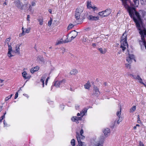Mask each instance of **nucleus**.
Wrapping results in <instances>:
<instances>
[{
    "label": "nucleus",
    "mask_w": 146,
    "mask_h": 146,
    "mask_svg": "<svg viewBox=\"0 0 146 146\" xmlns=\"http://www.w3.org/2000/svg\"><path fill=\"white\" fill-rule=\"evenodd\" d=\"M122 2V5L125 9H127L130 17L133 18L134 22L135 23L137 27H140V23L141 21V15L140 13L136 11L135 8L131 7L129 6V3L130 6H133V5L130 0H121Z\"/></svg>",
    "instance_id": "f257e3e1"
},
{
    "label": "nucleus",
    "mask_w": 146,
    "mask_h": 146,
    "mask_svg": "<svg viewBox=\"0 0 146 146\" xmlns=\"http://www.w3.org/2000/svg\"><path fill=\"white\" fill-rule=\"evenodd\" d=\"M83 11V7L80 8H77L76 11V13L75 15V18L77 20L81 19L80 18L81 15Z\"/></svg>",
    "instance_id": "f03ea898"
},
{
    "label": "nucleus",
    "mask_w": 146,
    "mask_h": 146,
    "mask_svg": "<svg viewBox=\"0 0 146 146\" xmlns=\"http://www.w3.org/2000/svg\"><path fill=\"white\" fill-rule=\"evenodd\" d=\"M139 30L140 31L139 33L141 35V38L142 40H139V42L140 45L142 47L143 44L144 45V42H146L145 38V36H144L143 34V30H141L140 29H139Z\"/></svg>",
    "instance_id": "7ed1b4c3"
},
{
    "label": "nucleus",
    "mask_w": 146,
    "mask_h": 146,
    "mask_svg": "<svg viewBox=\"0 0 146 146\" xmlns=\"http://www.w3.org/2000/svg\"><path fill=\"white\" fill-rule=\"evenodd\" d=\"M16 6L19 9H20L21 10H23V7L25 6L26 7L27 5H23L22 3L19 1H17L15 2Z\"/></svg>",
    "instance_id": "20e7f679"
},
{
    "label": "nucleus",
    "mask_w": 146,
    "mask_h": 146,
    "mask_svg": "<svg viewBox=\"0 0 146 146\" xmlns=\"http://www.w3.org/2000/svg\"><path fill=\"white\" fill-rule=\"evenodd\" d=\"M93 93L94 95L97 97L100 94L98 88L96 86H94Z\"/></svg>",
    "instance_id": "39448f33"
},
{
    "label": "nucleus",
    "mask_w": 146,
    "mask_h": 146,
    "mask_svg": "<svg viewBox=\"0 0 146 146\" xmlns=\"http://www.w3.org/2000/svg\"><path fill=\"white\" fill-rule=\"evenodd\" d=\"M73 33L74 34H75V36H72L71 37V39H68V35H67V37L66 39V40L64 42V43L65 42H70L71 41L74 39L76 36L77 35L78 33L76 32L74 30L73 31Z\"/></svg>",
    "instance_id": "423d86ee"
},
{
    "label": "nucleus",
    "mask_w": 146,
    "mask_h": 146,
    "mask_svg": "<svg viewBox=\"0 0 146 146\" xmlns=\"http://www.w3.org/2000/svg\"><path fill=\"white\" fill-rule=\"evenodd\" d=\"M21 45V44L16 45L15 47V50L13 51V52H14L15 53L17 54L18 55L19 54H20V47Z\"/></svg>",
    "instance_id": "0eeeda50"
},
{
    "label": "nucleus",
    "mask_w": 146,
    "mask_h": 146,
    "mask_svg": "<svg viewBox=\"0 0 146 146\" xmlns=\"http://www.w3.org/2000/svg\"><path fill=\"white\" fill-rule=\"evenodd\" d=\"M64 80L58 81H56L54 83V86L56 88H59L60 87V84L62 82H64Z\"/></svg>",
    "instance_id": "6e6552de"
},
{
    "label": "nucleus",
    "mask_w": 146,
    "mask_h": 146,
    "mask_svg": "<svg viewBox=\"0 0 146 146\" xmlns=\"http://www.w3.org/2000/svg\"><path fill=\"white\" fill-rule=\"evenodd\" d=\"M104 16L107 17L111 13V9H107L104 11Z\"/></svg>",
    "instance_id": "1a4fd4ad"
},
{
    "label": "nucleus",
    "mask_w": 146,
    "mask_h": 146,
    "mask_svg": "<svg viewBox=\"0 0 146 146\" xmlns=\"http://www.w3.org/2000/svg\"><path fill=\"white\" fill-rule=\"evenodd\" d=\"M131 76H132L133 77V78H134L135 79H137L139 81V82L140 83H141L142 84H144V83H143L142 82V79L140 78V76L138 75L137 76H133V75L130 74Z\"/></svg>",
    "instance_id": "9d476101"
},
{
    "label": "nucleus",
    "mask_w": 146,
    "mask_h": 146,
    "mask_svg": "<svg viewBox=\"0 0 146 146\" xmlns=\"http://www.w3.org/2000/svg\"><path fill=\"white\" fill-rule=\"evenodd\" d=\"M99 17L98 16L95 17L92 15H89L88 17V19L92 21H97L99 19Z\"/></svg>",
    "instance_id": "9b49d317"
},
{
    "label": "nucleus",
    "mask_w": 146,
    "mask_h": 146,
    "mask_svg": "<svg viewBox=\"0 0 146 146\" xmlns=\"http://www.w3.org/2000/svg\"><path fill=\"white\" fill-rule=\"evenodd\" d=\"M23 76L25 79H29L30 78V76L25 72H23L22 73Z\"/></svg>",
    "instance_id": "f8f14e48"
},
{
    "label": "nucleus",
    "mask_w": 146,
    "mask_h": 146,
    "mask_svg": "<svg viewBox=\"0 0 146 146\" xmlns=\"http://www.w3.org/2000/svg\"><path fill=\"white\" fill-rule=\"evenodd\" d=\"M39 67L38 66H36L34 67L33 68H32L31 69L30 71L31 73H33L39 70Z\"/></svg>",
    "instance_id": "ddd939ff"
},
{
    "label": "nucleus",
    "mask_w": 146,
    "mask_h": 146,
    "mask_svg": "<svg viewBox=\"0 0 146 146\" xmlns=\"http://www.w3.org/2000/svg\"><path fill=\"white\" fill-rule=\"evenodd\" d=\"M47 74H45L44 76H43L41 80H40V81L42 83V85H43V87L44 86V81L45 80V79L47 76Z\"/></svg>",
    "instance_id": "4468645a"
},
{
    "label": "nucleus",
    "mask_w": 146,
    "mask_h": 146,
    "mask_svg": "<svg viewBox=\"0 0 146 146\" xmlns=\"http://www.w3.org/2000/svg\"><path fill=\"white\" fill-rule=\"evenodd\" d=\"M110 129L108 128L105 129L103 131V133H104L105 135L107 136H108V134L110 133Z\"/></svg>",
    "instance_id": "2eb2a0df"
},
{
    "label": "nucleus",
    "mask_w": 146,
    "mask_h": 146,
    "mask_svg": "<svg viewBox=\"0 0 146 146\" xmlns=\"http://www.w3.org/2000/svg\"><path fill=\"white\" fill-rule=\"evenodd\" d=\"M84 88L86 89H89L91 86V85L89 81H88L87 83L84 85Z\"/></svg>",
    "instance_id": "dca6fc26"
},
{
    "label": "nucleus",
    "mask_w": 146,
    "mask_h": 146,
    "mask_svg": "<svg viewBox=\"0 0 146 146\" xmlns=\"http://www.w3.org/2000/svg\"><path fill=\"white\" fill-rule=\"evenodd\" d=\"M134 2L133 6L135 7H137L139 5V0H133Z\"/></svg>",
    "instance_id": "f3484780"
},
{
    "label": "nucleus",
    "mask_w": 146,
    "mask_h": 146,
    "mask_svg": "<svg viewBox=\"0 0 146 146\" xmlns=\"http://www.w3.org/2000/svg\"><path fill=\"white\" fill-rule=\"evenodd\" d=\"M87 109L86 108H84L83 110L82 111L80 112V114L82 115V117L84 114L87 112Z\"/></svg>",
    "instance_id": "a211bd4d"
},
{
    "label": "nucleus",
    "mask_w": 146,
    "mask_h": 146,
    "mask_svg": "<svg viewBox=\"0 0 146 146\" xmlns=\"http://www.w3.org/2000/svg\"><path fill=\"white\" fill-rule=\"evenodd\" d=\"M78 73V71L76 69H73L70 72V73L71 75H75Z\"/></svg>",
    "instance_id": "6ab92c4d"
},
{
    "label": "nucleus",
    "mask_w": 146,
    "mask_h": 146,
    "mask_svg": "<svg viewBox=\"0 0 146 146\" xmlns=\"http://www.w3.org/2000/svg\"><path fill=\"white\" fill-rule=\"evenodd\" d=\"M37 59L43 63L44 62V59L41 56H38L37 58Z\"/></svg>",
    "instance_id": "aec40b11"
},
{
    "label": "nucleus",
    "mask_w": 146,
    "mask_h": 146,
    "mask_svg": "<svg viewBox=\"0 0 146 146\" xmlns=\"http://www.w3.org/2000/svg\"><path fill=\"white\" fill-rule=\"evenodd\" d=\"M87 6L88 8L90 9L92 7L91 2L90 1H87Z\"/></svg>",
    "instance_id": "412c9836"
},
{
    "label": "nucleus",
    "mask_w": 146,
    "mask_h": 146,
    "mask_svg": "<svg viewBox=\"0 0 146 146\" xmlns=\"http://www.w3.org/2000/svg\"><path fill=\"white\" fill-rule=\"evenodd\" d=\"M98 50L100 51V52L102 54L105 53L106 52V50L105 49L103 50L102 48H99Z\"/></svg>",
    "instance_id": "4be33fe9"
},
{
    "label": "nucleus",
    "mask_w": 146,
    "mask_h": 146,
    "mask_svg": "<svg viewBox=\"0 0 146 146\" xmlns=\"http://www.w3.org/2000/svg\"><path fill=\"white\" fill-rule=\"evenodd\" d=\"M76 137L77 139V141L78 143H79V142L80 141V135L79 133L78 132H76Z\"/></svg>",
    "instance_id": "5701e85b"
},
{
    "label": "nucleus",
    "mask_w": 146,
    "mask_h": 146,
    "mask_svg": "<svg viewBox=\"0 0 146 146\" xmlns=\"http://www.w3.org/2000/svg\"><path fill=\"white\" fill-rule=\"evenodd\" d=\"M38 21L39 22V24L40 25H41L43 24V20L42 18H39L37 19Z\"/></svg>",
    "instance_id": "b1692460"
},
{
    "label": "nucleus",
    "mask_w": 146,
    "mask_h": 146,
    "mask_svg": "<svg viewBox=\"0 0 146 146\" xmlns=\"http://www.w3.org/2000/svg\"><path fill=\"white\" fill-rule=\"evenodd\" d=\"M120 111H117L116 113L117 115L118 116V118L119 119L120 118V115H121V106H120Z\"/></svg>",
    "instance_id": "393cba45"
},
{
    "label": "nucleus",
    "mask_w": 146,
    "mask_h": 146,
    "mask_svg": "<svg viewBox=\"0 0 146 146\" xmlns=\"http://www.w3.org/2000/svg\"><path fill=\"white\" fill-rule=\"evenodd\" d=\"M11 51H12L8 50V52L7 53L8 56L9 57H11L14 56L11 54Z\"/></svg>",
    "instance_id": "a878e982"
},
{
    "label": "nucleus",
    "mask_w": 146,
    "mask_h": 146,
    "mask_svg": "<svg viewBox=\"0 0 146 146\" xmlns=\"http://www.w3.org/2000/svg\"><path fill=\"white\" fill-rule=\"evenodd\" d=\"M136 109V106H133L130 109V112H131L134 111Z\"/></svg>",
    "instance_id": "bb28decb"
},
{
    "label": "nucleus",
    "mask_w": 146,
    "mask_h": 146,
    "mask_svg": "<svg viewBox=\"0 0 146 146\" xmlns=\"http://www.w3.org/2000/svg\"><path fill=\"white\" fill-rule=\"evenodd\" d=\"M126 60L129 64H131L132 61V60L128 56L127 57Z\"/></svg>",
    "instance_id": "cd10ccee"
},
{
    "label": "nucleus",
    "mask_w": 146,
    "mask_h": 146,
    "mask_svg": "<svg viewBox=\"0 0 146 146\" xmlns=\"http://www.w3.org/2000/svg\"><path fill=\"white\" fill-rule=\"evenodd\" d=\"M74 26V25L72 24H70L68 27L67 29L68 30H69L71 29L72 27Z\"/></svg>",
    "instance_id": "c85d7f7f"
},
{
    "label": "nucleus",
    "mask_w": 146,
    "mask_h": 146,
    "mask_svg": "<svg viewBox=\"0 0 146 146\" xmlns=\"http://www.w3.org/2000/svg\"><path fill=\"white\" fill-rule=\"evenodd\" d=\"M98 14L102 17H105V16H104V13L103 11L99 12L98 13Z\"/></svg>",
    "instance_id": "c756f323"
},
{
    "label": "nucleus",
    "mask_w": 146,
    "mask_h": 146,
    "mask_svg": "<svg viewBox=\"0 0 146 146\" xmlns=\"http://www.w3.org/2000/svg\"><path fill=\"white\" fill-rule=\"evenodd\" d=\"M13 95V94H11L10 96H8L6 97L5 99V101H6L8 100L11 98Z\"/></svg>",
    "instance_id": "7c9ffc66"
},
{
    "label": "nucleus",
    "mask_w": 146,
    "mask_h": 146,
    "mask_svg": "<svg viewBox=\"0 0 146 146\" xmlns=\"http://www.w3.org/2000/svg\"><path fill=\"white\" fill-rule=\"evenodd\" d=\"M140 1L142 5H145L146 3V0H140Z\"/></svg>",
    "instance_id": "2f4dec72"
},
{
    "label": "nucleus",
    "mask_w": 146,
    "mask_h": 146,
    "mask_svg": "<svg viewBox=\"0 0 146 146\" xmlns=\"http://www.w3.org/2000/svg\"><path fill=\"white\" fill-rule=\"evenodd\" d=\"M105 137L104 136H101L100 137V141L101 142V143H103L104 141Z\"/></svg>",
    "instance_id": "473e14b6"
},
{
    "label": "nucleus",
    "mask_w": 146,
    "mask_h": 146,
    "mask_svg": "<svg viewBox=\"0 0 146 146\" xmlns=\"http://www.w3.org/2000/svg\"><path fill=\"white\" fill-rule=\"evenodd\" d=\"M84 143L80 141L79 142V143H78V144L79 146H86L85 145H84Z\"/></svg>",
    "instance_id": "72a5a7b5"
},
{
    "label": "nucleus",
    "mask_w": 146,
    "mask_h": 146,
    "mask_svg": "<svg viewBox=\"0 0 146 146\" xmlns=\"http://www.w3.org/2000/svg\"><path fill=\"white\" fill-rule=\"evenodd\" d=\"M122 44H123L122 45L124 46H126L128 45V44L127 42V40L123 41Z\"/></svg>",
    "instance_id": "f704fd0d"
},
{
    "label": "nucleus",
    "mask_w": 146,
    "mask_h": 146,
    "mask_svg": "<svg viewBox=\"0 0 146 146\" xmlns=\"http://www.w3.org/2000/svg\"><path fill=\"white\" fill-rule=\"evenodd\" d=\"M120 39H121V41H120L121 42V43H122V42H123V41L127 40V38H123L121 37V38H120Z\"/></svg>",
    "instance_id": "c9c22d12"
},
{
    "label": "nucleus",
    "mask_w": 146,
    "mask_h": 146,
    "mask_svg": "<svg viewBox=\"0 0 146 146\" xmlns=\"http://www.w3.org/2000/svg\"><path fill=\"white\" fill-rule=\"evenodd\" d=\"M129 58H130L132 60L134 59V56L133 54H129Z\"/></svg>",
    "instance_id": "e433bc0d"
},
{
    "label": "nucleus",
    "mask_w": 146,
    "mask_h": 146,
    "mask_svg": "<svg viewBox=\"0 0 146 146\" xmlns=\"http://www.w3.org/2000/svg\"><path fill=\"white\" fill-rule=\"evenodd\" d=\"M71 143L72 145H75V141L74 139H73L71 140Z\"/></svg>",
    "instance_id": "4c0bfd02"
},
{
    "label": "nucleus",
    "mask_w": 146,
    "mask_h": 146,
    "mask_svg": "<svg viewBox=\"0 0 146 146\" xmlns=\"http://www.w3.org/2000/svg\"><path fill=\"white\" fill-rule=\"evenodd\" d=\"M77 117L75 116V117H73L71 118V120H72L74 122H75V121H76V120L77 119Z\"/></svg>",
    "instance_id": "58836bf2"
},
{
    "label": "nucleus",
    "mask_w": 146,
    "mask_h": 146,
    "mask_svg": "<svg viewBox=\"0 0 146 146\" xmlns=\"http://www.w3.org/2000/svg\"><path fill=\"white\" fill-rule=\"evenodd\" d=\"M62 39L61 40H59L57 42H56V45H58L59 44H60L62 43Z\"/></svg>",
    "instance_id": "ea45409f"
},
{
    "label": "nucleus",
    "mask_w": 146,
    "mask_h": 146,
    "mask_svg": "<svg viewBox=\"0 0 146 146\" xmlns=\"http://www.w3.org/2000/svg\"><path fill=\"white\" fill-rule=\"evenodd\" d=\"M127 35L126 33V32H125L123 34L122 36L121 37L123 38H127Z\"/></svg>",
    "instance_id": "a19ab883"
},
{
    "label": "nucleus",
    "mask_w": 146,
    "mask_h": 146,
    "mask_svg": "<svg viewBox=\"0 0 146 146\" xmlns=\"http://www.w3.org/2000/svg\"><path fill=\"white\" fill-rule=\"evenodd\" d=\"M125 46H124L122 44H121V45L120 47L122 49L123 51H124L125 50L126 48V47Z\"/></svg>",
    "instance_id": "79ce46f5"
},
{
    "label": "nucleus",
    "mask_w": 146,
    "mask_h": 146,
    "mask_svg": "<svg viewBox=\"0 0 146 146\" xmlns=\"http://www.w3.org/2000/svg\"><path fill=\"white\" fill-rule=\"evenodd\" d=\"M62 80H64V82H62L60 84V86L62 87L63 86L64 84H65V83L66 82V80L65 79H63Z\"/></svg>",
    "instance_id": "37998d69"
},
{
    "label": "nucleus",
    "mask_w": 146,
    "mask_h": 146,
    "mask_svg": "<svg viewBox=\"0 0 146 146\" xmlns=\"http://www.w3.org/2000/svg\"><path fill=\"white\" fill-rule=\"evenodd\" d=\"M137 119H138V120H137V122H138V123H141V120L140 119L139 115H137Z\"/></svg>",
    "instance_id": "c03bdc74"
},
{
    "label": "nucleus",
    "mask_w": 146,
    "mask_h": 146,
    "mask_svg": "<svg viewBox=\"0 0 146 146\" xmlns=\"http://www.w3.org/2000/svg\"><path fill=\"white\" fill-rule=\"evenodd\" d=\"M126 67H127V68L130 69V67H131V65H130L129 64V63L128 64H126Z\"/></svg>",
    "instance_id": "a18cd8bd"
},
{
    "label": "nucleus",
    "mask_w": 146,
    "mask_h": 146,
    "mask_svg": "<svg viewBox=\"0 0 146 146\" xmlns=\"http://www.w3.org/2000/svg\"><path fill=\"white\" fill-rule=\"evenodd\" d=\"M143 33L144 36H145L146 37V31L145 30H143Z\"/></svg>",
    "instance_id": "49530a36"
},
{
    "label": "nucleus",
    "mask_w": 146,
    "mask_h": 146,
    "mask_svg": "<svg viewBox=\"0 0 146 146\" xmlns=\"http://www.w3.org/2000/svg\"><path fill=\"white\" fill-rule=\"evenodd\" d=\"M8 45V50L12 51V47L11 46L9 45Z\"/></svg>",
    "instance_id": "de8ad7c7"
},
{
    "label": "nucleus",
    "mask_w": 146,
    "mask_h": 146,
    "mask_svg": "<svg viewBox=\"0 0 146 146\" xmlns=\"http://www.w3.org/2000/svg\"><path fill=\"white\" fill-rule=\"evenodd\" d=\"M91 8L94 11L98 9V8L95 6L92 7Z\"/></svg>",
    "instance_id": "09e8293b"
},
{
    "label": "nucleus",
    "mask_w": 146,
    "mask_h": 146,
    "mask_svg": "<svg viewBox=\"0 0 146 146\" xmlns=\"http://www.w3.org/2000/svg\"><path fill=\"white\" fill-rule=\"evenodd\" d=\"M95 146H103L102 143H98L97 145H95Z\"/></svg>",
    "instance_id": "8fccbe9b"
},
{
    "label": "nucleus",
    "mask_w": 146,
    "mask_h": 146,
    "mask_svg": "<svg viewBox=\"0 0 146 146\" xmlns=\"http://www.w3.org/2000/svg\"><path fill=\"white\" fill-rule=\"evenodd\" d=\"M82 41L83 42H86L87 41V38H86L84 37L82 40Z\"/></svg>",
    "instance_id": "3c124183"
},
{
    "label": "nucleus",
    "mask_w": 146,
    "mask_h": 146,
    "mask_svg": "<svg viewBox=\"0 0 146 146\" xmlns=\"http://www.w3.org/2000/svg\"><path fill=\"white\" fill-rule=\"evenodd\" d=\"M18 97V92H16L15 94V97L14 98L15 99H16Z\"/></svg>",
    "instance_id": "603ef678"
},
{
    "label": "nucleus",
    "mask_w": 146,
    "mask_h": 146,
    "mask_svg": "<svg viewBox=\"0 0 146 146\" xmlns=\"http://www.w3.org/2000/svg\"><path fill=\"white\" fill-rule=\"evenodd\" d=\"M139 145L140 146H144L143 143L141 141H139Z\"/></svg>",
    "instance_id": "864d4df0"
},
{
    "label": "nucleus",
    "mask_w": 146,
    "mask_h": 146,
    "mask_svg": "<svg viewBox=\"0 0 146 146\" xmlns=\"http://www.w3.org/2000/svg\"><path fill=\"white\" fill-rule=\"evenodd\" d=\"M83 133V130L82 129L80 132V135H82V134Z\"/></svg>",
    "instance_id": "5fc2aeb1"
},
{
    "label": "nucleus",
    "mask_w": 146,
    "mask_h": 146,
    "mask_svg": "<svg viewBox=\"0 0 146 146\" xmlns=\"http://www.w3.org/2000/svg\"><path fill=\"white\" fill-rule=\"evenodd\" d=\"M30 15H27V21H30Z\"/></svg>",
    "instance_id": "6e6d98bb"
},
{
    "label": "nucleus",
    "mask_w": 146,
    "mask_h": 146,
    "mask_svg": "<svg viewBox=\"0 0 146 146\" xmlns=\"http://www.w3.org/2000/svg\"><path fill=\"white\" fill-rule=\"evenodd\" d=\"M31 4L32 6H35L36 5L35 3L34 2H32L31 3Z\"/></svg>",
    "instance_id": "4d7b16f0"
},
{
    "label": "nucleus",
    "mask_w": 146,
    "mask_h": 146,
    "mask_svg": "<svg viewBox=\"0 0 146 146\" xmlns=\"http://www.w3.org/2000/svg\"><path fill=\"white\" fill-rule=\"evenodd\" d=\"M52 23V21L51 20H50L48 21V26H50Z\"/></svg>",
    "instance_id": "13d9d810"
},
{
    "label": "nucleus",
    "mask_w": 146,
    "mask_h": 146,
    "mask_svg": "<svg viewBox=\"0 0 146 146\" xmlns=\"http://www.w3.org/2000/svg\"><path fill=\"white\" fill-rule=\"evenodd\" d=\"M4 116H2L1 117H0V122H1L2 120L4 118Z\"/></svg>",
    "instance_id": "bf43d9fd"
},
{
    "label": "nucleus",
    "mask_w": 146,
    "mask_h": 146,
    "mask_svg": "<svg viewBox=\"0 0 146 146\" xmlns=\"http://www.w3.org/2000/svg\"><path fill=\"white\" fill-rule=\"evenodd\" d=\"M10 39H11L10 38H7V39H6V42H7L8 43V42L10 41Z\"/></svg>",
    "instance_id": "052dcab7"
},
{
    "label": "nucleus",
    "mask_w": 146,
    "mask_h": 146,
    "mask_svg": "<svg viewBox=\"0 0 146 146\" xmlns=\"http://www.w3.org/2000/svg\"><path fill=\"white\" fill-rule=\"evenodd\" d=\"M122 121V120L121 119H120V118H119V119H118V120H117V124H119L120 122L121 121Z\"/></svg>",
    "instance_id": "680f3d73"
},
{
    "label": "nucleus",
    "mask_w": 146,
    "mask_h": 146,
    "mask_svg": "<svg viewBox=\"0 0 146 146\" xmlns=\"http://www.w3.org/2000/svg\"><path fill=\"white\" fill-rule=\"evenodd\" d=\"M49 79V77H48L46 79V82H45V84L46 85H47V82H48V81Z\"/></svg>",
    "instance_id": "e2e57ef3"
},
{
    "label": "nucleus",
    "mask_w": 146,
    "mask_h": 146,
    "mask_svg": "<svg viewBox=\"0 0 146 146\" xmlns=\"http://www.w3.org/2000/svg\"><path fill=\"white\" fill-rule=\"evenodd\" d=\"M115 121H114V123L112 125L110 126V127L111 128H113L115 126Z\"/></svg>",
    "instance_id": "0e129e2a"
},
{
    "label": "nucleus",
    "mask_w": 146,
    "mask_h": 146,
    "mask_svg": "<svg viewBox=\"0 0 146 146\" xmlns=\"http://www.w3.org/2000/svg\"><path fill=\"white\" fill-rule=\"evenodd\" d=\"M84 138L85 137L83 135H80V139H84Z\"/></svg>",
    "instance_id": "69168bd1"
},
{
    "label": "nucleus",
    "mask_w": 146,
    "mask_h": 146,
    "mask_svg": "<svg viewBox=\"0 0 146 146\" xmlns=\"http://www.w3.org/2000/svg\"><path fill=\"white\" fill-rule=\"evenodd\" d=\"M30 31V29H27L25 33H29V32Z\"/></svg>",
    "instance_id": "338daca9"
},
{
    "label": "nucleus",
    "mask_w": 146,
    "mask_h": 146,
    "mask_svg": "<svg viewBox=\"0 0 146 146\" xmlns=\"http://www.w3.org/2000/svg\"><path fill=\"white\" fill-rule=\"evenodd\" d=\"M30 11H31L32 10V7H31V5H30L29 7V9Z\"/></svg>",
    "instance_id": "774afa93"
}]
</instances>
